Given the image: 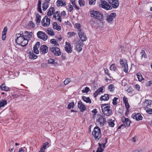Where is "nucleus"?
Masks as SVG:
<instances>
[{
    "mask_svg": "<svg viewBox=\"0 0 152 152\" xmlns=\"http://www.w3.org/2000/svg\"><path fill=\"white\" fill-rule=\"evenodd\" d=\"M22 32H20V33L17 34L15 35V41L16 43L24 47L26 46L28 43V41L27 39V36L31 37L30 35H25L23 34Z\"/></svg>",
    "mask_w": 152,
    "mask_h": 152,
    "instance_id": "1",
    "label": "nucleus"
},
{
    "mask_svg": "<svg viewBox=\"0 0 152 152\" xmlns=\"http://www.w3.org/2000/svg\"><path fill=\"white\" fill-rule=\"evenodd\" d=\"M101 107L102 112L105 115L109 116L112 114V111L110 109V106L109 104H102Z\"/></svg>",
    "mask_w": 152,
    "mask_h": 152,
    "instance_id": "2",
    "label": "nucleus"
},
{
    "mask_svg": "<svg viewBox=\"0 0 152 152\" xmlns=\"http://www.w3.org/2000/svg\"><path fill=\"white\" fill-rule=\"evenodd\" d=\"M92 134L96 140H99L102 136L100 128L97 126H95L93 132Z\"/></svg>",
    "mask_w": 152,
    "mask_h": 152,
    "instance_id": "3",
    "label": "nucleus"
},
{
    "mask_svg": "<svg viewBox=\"0 0 152 152\" xmlns=\"http://www.w3.org/2000/svg\"><path fill=\"white\" fill-rule=\"evenodd\" d=\"M106 119L104 116L98 115L96 121V124L100 126H103L106 123Z\"/></svg>",
    "mask_w": 152,
    "mask_h": 152,
    "instance_id": "4",
    "label": "nucleus"
},
{
    "mask_svg": "<svg viewBox=\"0 0 152 152\" xmlns=\"http://www.w3.org/2000/svg\"><path fill=\"white\" fill-rule=\"evenodd\" d=\"M90 14L91 17L98 20H101L103 19V15L98 11L92 10L90 12Z\"/></svg>",
    "mask_w": 152,
    "mask_h": 152,
    "instance_id": "5",
    "label": "nucleus"
},
{
    "mask_svg": "<svg viewBox=\"0 0 152 152\" xmlns=\"http://www.w3.org/2000/svg\"><path fill=\"white\" fill-rule=\"evenodd\" d=\"M100 7L106 10H109L112 9V7L107 2L105 1L102 0L99 5Z\"/></svg>",
    "mask_w": 152,
    "mask_h": 152,
    "instance_id": "6",
    "label": "nucleus"
},
{
    "mask_svg": "<svg viewBox=\"0 0 152 152\" xmlns=\"http://www.w3.org/2000/svg\"><path fill=\"white\" fill-rule=\"evenodd\" d=\"M120 63L124 68V71L125 73H127L128 70V65L127 61L125 59H120Z\"/></svg>",
    "mask_w": 152,
    "mask_h": 152,
    "instance_id": "7",
    "label": "nucleus"
},
{
    "mask_svg": "<svg viewBox=\"0 0 152 152\" xmlns=\"http://www.w3.org/2000/svg\"><path fill=\"white\" fill-rule=\"evenodd\" d=\"M49 51L53 53L56 56H59L61 54L60 49L57 47H52L49 49Z\"/></svg>",
    "mask_w": 152,
    "mask_h": 152,
    "instance_id": "8",
    "label": "nucleus"
},
{
    "mask_svg": "<svg viewBox=\"0 0 152 152\" xmlns=\"http://www.w3.org/2000/svg\"><path fill=\"white\" fill-rule=\"evenodd\" d=\"M42 24L43 26L48 27L50 23V20L45 16L42 19L41 21Z\"/></svg>",
    "mask_w": 152,
    "mask_h": 152,
    "instance_id": "9",
    "label": "nucleus"
},
{
    "mask_svg": "<svg viewBox=\"0 0 152 152\" xmlns=\"http://www.w3.org/2000/svg\"><path fill=\"white\" fill-rule=\"evenodd\" d=\"M38 37L44 41H46L48 38L47 35L44 32L42 31H39L37 33Z\"/></svg>",
    "mask_w": 152,
    "mask_h": 152,
    "instance_id": "10",
    "label": "nucleus"
},
{
    "mask_svg": "<svg viewBox=\"0 0 152 152\" xmlns=\"http://www.w3.org/2000/svg\"><path fill=\"white\" fill-rule=\"evenodd\" d=\"M122 120L124 123V125H121L120 126L118 127V129H120L122 127L124 126L125 127H128L130 125L131 121L128 118H126L125 117H123L122 118Z\"/></svg>",
    "mask_w": 152,
    "mask_h": 152,
    "instance_id": "11",
    "label": "nucleus"
},
{
    "mask_svg": "<svg viewBox=\"0 0 152 152\" xmlns=\"http://www.w3.org/2000/svg\"><path fill=\"white\" fill-rule=\"evenodd\" d=\"M108 2L111 5V7L113 8H117L119 4L118 0H107Z\"/></svg>",
    "mask_w": 152,
    "mask_h": 152,
    "instance_id": "12",
    "label": "nucleus"
},
{
    "mask_svg": "<svg viewBox=\"0 0 152 152\" xmlns=\"http://www.w3.org/2000/svg\"><path fill=\"white\" fill-rule=\"evenodd\" d=\"M83 46V43L80 40L77 42L75 45V50L79 52H80L82 49V47Z\"/></svg>",
    "mask_w": 152,
    "mask_h": 152,
    "instance_id": "13",
    "label": "nucleus"
},
{
    "mask_svg": "<svg viewBox=\"0 0 152 152\" xmlns=\"http://www.w3.org/2000/svg\"><path fill=\"white\" fill-rule=\"evenodd\" d=\"M65 50L66 52L68 53H71L72 52V49L70 43L66 42L65 45Z\"/></svg>",
    "mask_w": 152,
    "mask_h": 152,
    "instance_id": "14",
    "label": "nucleus"
},
{
    "mask_svg": "<svg viewBox=\"0 0 152 152\" xmlns=\"http://www.w3.org/2000/svg\"><path fill=\"white\" fill-rule=\"evenodd\" d=\"M78 35L82 42L85 41L86 39V37L85 34L82 31H80L78 32Z\"/></svg>",
    "mask_w": 152,
    "mask_h": 152,
    "instance_id": "15",
    "label": "nucleus"
},
{
    "mask_svg": "<svg viewBox=\"0 0 152 152\" xmlns=\"http://www.w3.org/2000/svg\"><path fill=\"white\" fill-rule=\"evenodd\" d=\"M152 101L149 99H147L145 100L144 102L143 106L145 108H149L152 106Z\"/></svg>",
    "mask_w": 152,
    "mask_h": 152,
    "instance_id": "16",
    "label": "nucleus"
},
{
    "mask_svg": "<svg viewBox=\"0 0 152 152\" xmlns=\"http://www.w3.org/2000/svg\"><path fill=\"white\" fill-rule=\"evenodd\" d=\"M40 50L42 54H45L48 52V48L46 45H42L41 46Z\"/></svg>",
    "mask_w": 152,
    "mask_h": 152,
    "instance_id": "17",
    "label": "nucleus"
},
{
    "mask_svg": "<svg viewBox=\"0 0 152 152\" xmlns=\"http://www.w3.org/2000/svg\"><path fill=\"white\" fill-rule=\"evenodd\" d=\"M53 18L56 19L57 20L60 22H61V19L60 15V12H59L57 11L55 12L54 13Z\"/></svg>",
    "mask_w": 152,
    "mask_h": 152,
    "instance_id": "18",
    "label": "nucleus"
},
{
    "mask_svg": "<svg viewBox=\"0 0 152 152\" xmlns=\"http://www.w3.org/2000/svg\"><path fill=\"white\" fill-rule=\"evenodd\" d=\"M116 16V14L115 13H111L110 15L107 16V21L109 22L112 21Z\"/></svg>",
    "mask_w": 152,
    "mask_h": 152,
    "instance_id": "19",
    "label": "nucleus"
},
{
    "mask_svg": "<svg viewBox=\"0 0 152 152\" xmlns=\"http://www.w3.org/2000/svg\"><path fill=\"white\" fill-rule=\"evenodd\" d=\"M78 107L80 109V111L82 112L84 111L86 109V106L81 101L78 102Z\"/></svg>",
    "mask_w": 152,
    "mask_h": 152,
    "instance_id": "20",
    "label": "nucleus"
},
{
    "mask_svg": "<svg viewBox=\"0 0 152 152\" xmlns=\"http://www.w3.org/2000/svg\"><path fill=\"white\" fill-rule=\"evenodd\" d=\"M40 45V42H37L34 45L33 48V51L34 53L38 54L39 53V51L38 48H39Z\"/></svg>",
    "mask_w": 152,
    "mask_h": 152,
    "instance_id": "21",
    "label": "nucleus"
},
{
    "mask_svg": "<svg viewBox=\"0 0 152 152\" xmlns=\"http://www.w3.org/2000/svg\"><path fill=\"white\" fill-rule=\"evenodd\" d=\"M104 89V87L102 86L99 88L97 89L95 92L94 93V95L95 97H96L97 95L99 94L100 92H103Z\"/></svg>",
    "mask_w": 152,
    "mask_h": 152,
    "instance_id": "22",
    "label": "nucleus"
},
{
    "mask_svg": "<svg viewBox=\"0 0 152 152\" xmlns=\"http://www.w3.org/2000/svg\"><path fill=\"white\" fill-rule=\"evenodd\" d=\"M132 115L133 118L135 119L137 121L141 120L142 118V117L139 113H138L134 115Z\"/></svg>",
    "mask_w": 152,
    "mask_h": 152,
    "instance_id": "23",
    "label": "nucleus"
},
{
    "mask_svg": "<svg viewBox=\"0 0 152 152\" xmlns=\"http://www.w3.org/2000/svg\"><path fill=\"white\" fill-rule=\"evenodd\" d=\"M55 11V9L54 7H51L47 13V15L49 16H51Z\"/></svg>",
    "mask_w": 152,
    "mask_h": 152,
    "instance_id": "24",
    "label": "nucleus"
},
{
    "mask_svg": "<svg viewBox=\"0 0 152 152\" xmlns=\"http://www.w3.org/2000/svg\"><path fill=\"white\" fill-rule=\"evenodd\" d=\"M100 99L101 101H107L109 99V95L107 94H104L103 96H102Z\"/></svg>",
    "mask_w": 152,
    "mask_h": 152,
    "instance_id": "25",
    "label": "nucleus"
},
{
    "mask_svg": "<svg viewBox=\"0 0 152 152\" xmlns=\"http://www.w3.org/2000/svg\"><path fill=\"white\" fill-rule=\"evenodd\" d=\"M49 2H45L42 4V10L44 11H45L48 7L49 6Z\"/></svg>",
    "mask_w": 152,
    "mask_h": 152,
    "instance_id": "26",
    "label": "nucleus"
},
{
    "mask_svg": "<svg viewBox=\"0 0 152 152\" xmlns=\"http://www.w3.org/2000/svg\"><path fill=\"white\" fill-rule=\"evenodd\" d=\"M0 88L1 90L6 91H8L10 90V88L6 86L4 84H3L1 85Z\"/></svg>",
    "mask_w": 152,
    "mask_h": 152,
    "instance_id": "27",
    "label": "nucleus"
},
{
    "mask_svg": "<svg viewBox=\"0 0 152 152\" xmlns=\"http://www.w3.org/2000/svg\"><path fill=\"white\" fill-rule=\"evenodd\" d=\"M56 4L58 7L66 5L65 3L62 0H58Z\"/></svg>",
    "mask_w": 152,
    "mask_h": 152,
    "instance_id": "28",
    "label": "nucleus"
},
{
    "mask_svg": "<svg viewBox=\"0 0 152 152\" xmlns=\"http://www.w3.org/2000/svg\"><path fill=\"white\" fill-rule=\"evenodd\" d=\"M7 104V101L5 99H2L0 101V108L4 107Z\"/></svg>",
    "mask_w": 152,
    "mask_h": 152,
    "instance_id": "29",
    "label": "nucleus"
},
{
    "mask_svg": "<svg viewBox=\"0 0 152 152\" xmlns=\"http://www.w3.org/2000/svg\"><path fill=\"white\" fill-rule=\"evenodd\" d=\"M49 145V143L47 142H46L44 143L43 146L41 148L39 152H45V150L46 149L47 146Z\"/></svg>",
    "mask_w": 152,
    "mask_h": 152,
    "instance_id": "30",
    "label": "nucleus"
},
{
    "mask_svg": "<svg viewBox=\"0 0 152 152\" xmlns=\"http://www.w3.org/2000/svg\"><path fill=\"white\" fill-rule=\"evenodd\" d=\"M53 28L58 31H59L61 29V27L58 25L57 23L56 22H53Z\"/></svg>",
    "mask_w": 152,
    "mask_h": 152,
    "instance_id": "31",
    "label": "nucleus"
},
{
    "mask_svg": "<svg viewBox=\"0 0 152 152\" xmlns=\"http://www.w3.org/2000/svg\"><path fill=\"white\" fill-rule=\"evenodd\" d=\"M140 54L141 55V59L142 60L143 58L144 57L145 58H146L147 57L146 54V53L145 51L144 50H142L140 53Z\"/></svg>",
    "mask_w": 152,
    "mask_h": 152,
    "instance_id": "32",
    "label": "nucleus"
},
{
    "mask_svg": "<svg viewBox=\"0 0 152 152\" xmlns=\"http://www.w3.org/2000/svg\"><path fill=\"white\" fill-rule=\"evenodd\" d=\"M29 57L31 59H35L37 58V56L33 53V51L29 52Z\"/></svg>",
    "mask_w": 152,
    "mask_h": 152,
    "instance_id": "33",
    "label": "nucleus"
},
{
    "mask_svg": "<svg viewBox=\"0 0 152 152\" xmlns=\"http://www.w3.org/2000/svg\"><path fill=\"white\" fill-rule=\"evenodd\" d=\"M82 99L84 102H86L87 103L90 104L91 102L89 97H87L85 96H83Z\"/></svg>",
    "mask_w": 152,
    "mask_h": 152,
    "instance_id": "34",
    "label": "nucleus"
},
{
    "mask_svg": "<svg viewBox=\"0 0 152 152\" xmlns=\"http://www.w3.org/2000/svg\"><path fill=\"white\" fill-rule=\"evenodd\" d=\"M41 2L40 0H39L38 3L37 10L40 13H42V11L41 8Z\"/></svg>",
    "mask_w": 152,
    "mask_h": 152,
    "instance_id": "35",
    "label": "nucleus"
},
{
    "mask_svg": "<svg viewBox=\"0 0 152 152\" xmlns=\"http://www.w3.org/2000/svg\"><path fill=\"white\" fill-rule=\"evenodd\" d=\"M46 32L49 35L51 36L54 35V32L51 28H48L46 31Z\"/></svg>",
    "mask_w": 152,
    "mask_h": 152,
    "instance_id": "36",
    "label": "nucleus"
},
{
    "mask_svg": "<svg viewBox=\"0 0 152 152\" xmlns=\"http://www.w3.org/2000/svg\"><path fill=\"white\" fill-rule=\"evenodd\" d=\"M50 42L51 43L54 44L55 46H58L59 45V44L56 42V40L54 39H51L50 40Z\"/></svg>",
    "mask_w": 152,
    "mask_h": 152,
    "instance_id": "37",
    "label": "nucleus"
},
{
    "mask_svg": "<svg viewBox=\"0 0 152 152\" xmlns=\"http://www.w3.org/2000/svg\"><path fill=\"white\" fill-rule=\"evenodd\" d=\"M145 110L146 112L150 114H152V106L150 107L145 108Z\"/></svg>",
    "mask_w": 152,
    "mask_h": 152,
    "instance_id": "38",
    "label": "nucleus"
},
{
    "mask_svg": "<svg viewBox=\"0 0 152 152\" xmlns=\"http://www.w3.org/2000/svg\"><path fill=\"white\" fill-rule=\"evenodd\" d=\"M76 33L74 32H70L67 33L68 37L69 38L72 37L76 34Z\"/></svg>",
    "mask_w": 152,
    "mask_h": 152,
    "instance_id": "39",
    "label": "nucleus"
},
{
    "mask_svg": "<svg viewBox=\"0 0 152 152\" xmlns=\"http://www.w3.org/2000/svg\"><path fill=\"white\" fill-rule=\"evenodd\" d=\"M108 125L110 127H113L115 124L114 123V120H112L110 119L108 121Z\"/></svg>",
    "mask_w": 152,
    "mask_h": 152,
    "instance_id": "40",
    "label": "nucleus"
},
{
    "mask_svg": "<svg viewBox=\"0 0 152 152\" xmlns=\"http://www.w3.org/2000/svg\"><path fill=\"white\" fill-rule=\"evenodd\" d=\"M75 28L78 30V32L80 31H82L81 25L79 23H76L75 25Z\"/></svg>",
    "mask_w": 152,
    "mask_h": 152,
    "instance_id": "41",
    "label": "nucleus"
},
{
    "mask_svg": "<svg viewBox=\"0 0 152 152\" xmlns=\"http://www.w3.org/2000/svg\"><path fill=\"white\" fill-rule=\"evenodd\" d=\"M41 16L39 14H37L36 15V21L37 23L40 22Z\"/></svg>",
    "mask_w": 152,
    "mask_h": 152,
    "instance_id": "42",
    "label": "nucleus"
},
{
    "mask_svg": "<svg viewBox=\"0 0 152 152\" xmlns=\"http://www.w3.org/2000/svg\"><path fill=\"white\" fill-rule=\"evenodd\" d=\"M108 88L110 91L113 92L115 89V87L113 85L110 84Z\"/></svg>",
    "mask_w": 152,
    "mask_h": 152,
    "instance_id": "43",
    "label": "nucleus"
},
{
    "mask_svg": "<svg viewBox=\"0 0 152 152\" xmlns=\"http://www.w3.org/2000/svg\"><path fill=\"white\" fill-rule=\"evenodd\" d=\"M103 149L102 148V145L101 144H99V147L96 152H102Z\"/></svg>",
    "mask_w": 152,
    "mask_h": 152,
    "instance_id": "44",
    "label": "nucleus"
},
{
    "mask_svg": "<svg viewBox=\"0 0 152 152\" xmlns=\"http://www.w3.org/2000/svg\"><path fill=\"white\" fill-rule=\"evenodd\" d=\"M28 25L29 28H33L35 27V25L34 23L32 21H30L28 23Z\"/></svg>",
    "mask_w": 152,
    "mask_h": 152,
    "instance_id": "45",
    "label": "nucleus"
},
{
    "mask_svg": "<svg viewBox=\"0 0 152 152\" xmlns=\"http://www.w3.org/2000/svg\"><path fill=\"white\" fill-rule=\"evenodd\" d=\"M67 9L69 11L71 12L73 10V6L70 4H69L67 6Z\"/></svg>",
    "mask_w": 152,
    "mask_h": 152,
    "instance_id": "46",
    "label": "nucleus"
},
{
    "mask_svg": "<svg viewBox=\"0 0 152 152\" xmlns=\"http://www.w3.org/2000/svg\"><path fill=\"white\" fill-rule=\"evenodd\" d=\"M137 77L139 81H141L143 80L142 75L140 73H137L136 74Z\"/></svg>",
    "mask_w": 152,
    "mask_h": 152,
    "instance_id": "47",
    "label": "nucleus"
},
{
    "mask_svg": "<svg viewBox=\"0 0 152 152\" xmlns=\"http://www.w3.org/2000/svg\"><path fill=\"white\" fill-rule=\"evenodd\" d=\"M118 99V98L117 97H114L112 103L113 105H116L118 104L117 100Z\"/></svg>",
    "mask_w": 152,
    "mask_h": 152,
    "instance_id": "48",
    "label": "nucleus"
},
{
    "mask_svg": "<svg viewBox=\"0 0 152 152\" xmlns=\"http://www.w3.org/2000/svg\"><path fill=\"white\" fill-rule=\"evenodd\" d=\"M74 106V102H70L69 103L68 105L67 108L69 109H71L73 108Z\"/></svg>",
    "mask_w": 152,
    "mask_h": 152,
    "instance_id": "49",
    "label": "nucleus"
},
{
    "mask_svg": "<svg viewBox=\"0 0 152 152\" xmlns=\"http://www.w3.org/2000/svg\"><path fill=\"white\" fill-rule=\"evenodd\" d=\"M90 91V90L89 88L87 87H86L85 88V90H83L82 91V92L83 93H87L88 91Z\"/></svg>",
    "mask_w": 152,
    "mask_h": 152,
    "instance_id": "50",
    "label": "nucleus"
},
{
    "mask_svg": "<svg viewBox=\"0 0 152 152\" xmlns=\"http://www.w3.org/2000/svg\"><path fill=\"white\" fill-rule=\"evenodd\" d=\"M71 81L70 78H67L64 81V84L66 85Z\"/></svg>",
    "mask_w": 152,
    "mask_h": 152,
    "instance_id": "51",
    "label": "nucleus"
},
{
    "mask_svg": "<svg viewBox=\"0 0 152 152\" xmlns=\"http://www.w3.org/2000/svg\"><path fill=\"white\" fill-rule=\"evenodd\" d=\"M79 4L80 6H84L85 4L84 0H79Z\"/></svg>",
    "mask_w": 152,
    "mask_h": 152,
    "instance_id": "52",
    "label": "nucleus"
},
{
    "mask_svg": "<svg viewBox=\"0 0 152 152\" xmlns=\"http://www.w3.org/2000/svg\"><path fill=\"white\" fill-rule=\"evenodd\" d=\"M116 69L115 65L114 64H112L110 66V69L111 70L115 71Z\"/></svg>",
    "mask_w": 152,
    "mask_h": 152,
    "instance_id": "53",
    "label": "nucleus"
},
{
    "mask_svg": "<svg viewBox=\"0 0 152 152\" xmlns=\"http://www.w3.org/2000/svg\"><path fill=\"white\" fill-rule=\"evenodd\" d=\"M125 104V106L126 108V112H129V109L130 108V105L129 104L128 102L126 103Z\"/></svg>",
    "mask_w": 152,
    "mask_h": 152,
    "instance_id": "54",
    "label": "nucleus"
},
{
    "mask_svg": "<svg viewBox=\"0 0 152 152\" xmlns=\"http://www.w3.org/2000/svg\"><path fill=\"white\" fill-rule=\"evenodd\" d=\"M105 74L107 75L110 78V74L109 73V70L106 68L104 69Z\"/></svg>",
    "mask_w": 152,
    "mask_h": 152,
    "instance_id": "55",
    "label": "nucleus"
},
{
    "mask_svg": "<svg viewBox=\"0 0 152 152\" xmlns=\"http://www.w3.org/2000/svg\"><path fill=\"white\" fill-rule=\"evenodd\" d=\"M55 61L52 58H50L48 60V63L49 64H54Z\"/></svg>",
    "mask_w": 152,
    "mask_h": 152,
    "instance_id": "56",
    "label": "nucleus"
},
{
    "mask_svg": "<svg viewBox=\"0 0 152 152\" xmlns=\"http://www.w3.org/2000/svg\"><path fill=\"white\" fill-rule=\"evenodd\" d=\"M96 0H89V3L90 4H94L96 3Z\"/></svg>",
    "mask_w": 152,
    "mask_h": 152,
    "instance_id": "57",
    "label": "nucleus"
},
{
    "mask_svg": "<svg viewBox=\"0 0 152 152\" xmlns=\"http://www.w3.org/2000/svg\"><path fill=\"white\" fill-rule=\"evenodd\" d=\"M152 84V81H149L146 83V85L147 86H150Z\"/></svg>",
    "mask_w": 152,
    "mask_h": 152,
    "instance_id": "58",
    "label": "nucleus"
},
{
    "mask_svg": "<svg viewBox=\"0 0 152 152\" xmlns=\"http://www.w3.org/2000/svg\"><path fill=\"white\" fill-rule=\"evenodd\" d=\"M123 102L125 104L126 103L128 102V99L125 96H124L123 98Z\"/></svg>",
    "mask_w": 152,
    "mask_h": 152,
    "instance_id": "59",
    "label": "nucleus"
},
{
    "mask_svg": "<svg viewBox=\"0 0 152 152\" xmlns=\"http://www.w3.org/2000/svg\"><path fill=\"white\" fill-rule=\"evenodd\" d=\"M7 27H5L4 28L2 33L4 34H7Z\"/></svg>",
    "mask_w": 152,
    "mask_h": 152,
    "instance_id": "60",
    "label": "nucleus"
},
{
    "mask_svg": "<svg viewBox=\"0 0 152 152\" xmlns=\"http://www.w3.org/2000/svg\"><path fill=\"white\" fill-rule=\"evenodd\" d=\"M6 37V34H4L2 33V39L3 40H5Z\"/></svg>",
    "mask_w": 152,
    "mask_h": 152,
    "instance_id": "61",
    "label": "nucleus"
},
{
    "mask_svg": "<svg viewBox=\"0 0 152 152\" xmlns=\"http://www.w3.org/2000/svg\"><path fill=\"white\" fill-rule=\"evenodd\" d=\"M135 88L137 90L139 91L140 88V86L138 84H136L135 86Z\"/></svg>",
    "mask_w": 152,
    "mask_h": 152,
    "instance_id": "62",
    "label": "nucleus"
},
{
    "mask_svg": "<svg viewBox=\"0 0 152 152\" xmlns=\"http://www.w3.org/2000/svg\"><path fill=\"white\" fill-rule=\"evenodd\" d=\"M61 15L64 17L66 15V12L64 11H63L61 12Z\"/></svg>",
    "mask_w": 152,
    "mask_h": 152,
    "instance_id": "63",
    "label": "nucleus"
},
{
    "mask_svg": "<svg viewBox=\"0 0 152 152\" xmlns=\"http://www.w3.org/2000/svg\"><path fill=\"white\" fill-rule=\"evenodd\" d=\"M92 112L93 113H94L95 114H96V113H97L96 109H94V110H92Z\"/></svg>",
    "mask_w": 152,
    "mask_h": 152,
    "instance_id": "64",
    "label": "nucleus"
}]
</instances>
